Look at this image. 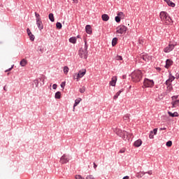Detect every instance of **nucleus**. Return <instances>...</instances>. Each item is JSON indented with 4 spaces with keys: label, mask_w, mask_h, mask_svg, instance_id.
Masks as SVG:
<instances>
[{
    "label": "nucleus",
    "mask_w": 179,
    "mask_h": 179,
    "mask_svg": "<svg viewBox=\"0 0 179 179\" xmlns=\"http://www.w3.org/2000/svg\"><path fill=\"white\" fill-rule=\"evenodd\" d=\"M159 17L162 22L166 25L171 24V22H173L171 17H170V15L166 11H162L159 13Z\"/></svg>",
    "instance_id": "nucleus-1"
},
{
    "label": "nucleus",
    "mask_w": 179,
    "mask_h": 179,
    "mask_svg": "<svg viewBox=\"0 0 179 179\" xmlns=\"http://www.w3.org/2000/svg\"><path fill=\"white\" fill-rule=\"evenodd\" d=\"M78 55L80 58H84V59H87V42L86 41H85L84 48L80 49Z\"/></svg>",
    "instance_id": "nucleus-2"
},
{
    "label": "nucleus",
    "mask_w": 179,
    "mask_h": 179,
    "mask_svg": "<svg viewBox=\"0 0 179 179\" xmlns=\"http://www.w3.org/2000/svg\"><path fill=\"white\" fill-rule=\"evenodd\" d=\"M131 78L133 82H141L142 79V71L137 70L131 73Z\"/></svg>",
    "instance_id": "nucleus-3"
},
{
    "label": "nucleus",
    "mask_w": 179,
    "mask_h": 179,
    "mask_svg": "<svg viewBox=\"0 0 179 179\" xmlns=\"http://www.w3.org/2000/svg\"><path fill=\"white\" fill-rule=\"evenodd\" d=\"M127 28L124 25H120L116 28L117 34H125L127 33Z\"/></svg>",
    "instance_id": "nucleus-4"
},
{
    "label": "nucleus",
    "mask_w": 179,
    "mask_h": 179,
    "mask_svg": "<svg viewBox=\"0 0 179 179\" xmlns=\"http://www.w3.org/2000/svg\"><path fill=\"white\" fill-rule=\"evenodd\" d=\"M143 86L145 87H153L155 86V82L152 80L145 78L143 82Z\"/></svg>",
    "instance_id": "nucleus-5"
},
{
    "label": "nucleus",
    "mask_w": 179,
    "mask_h": 179,
    "mask_svg": "<svg viewBox=\"0 0 179 179\" xmlns=\"http://www.w3.org/2000/svg\"><path fill=\"white\" fill-rule=\"evenodd\" d=\"M178 99V95L172 96V102H171L172 108H176L178 107L179 99Z\"/></svg>",
    "instance_id": "nucleus-6"
},
{
    "label": "nucleus",
    "mask_w": 179,
    "mask_h": 179,
    "mask_svg": "<svg viewBox=\"0 0 179 179\" xmlns=\"http://www.w3.org/2000/svg\"><path fill=\"white\" fill-rule=\"evenodd\" d=\"M59 162L61 164H66L69 162V158L64 154L61 157Z\"/></svg>",
    "instance_id": "nucleus-7"
},
{
    "label": "nucleus",
    "mask_w": 179,
    "mask_h": 179,
    "mask_svg": "<svg viewBox=\"0 0 179 179\" xmlns=\"http://www.w3.org/2000/svg\"><path fill=\"white\" fill-rule=\"evenodd\" d=\"M141 59H143V61H145V62H149L152 59V57L148 55L147 54H141L140 55Z\"/></svg>",
    "instance_id": "nucleus-8"
},
{
    "label": "nucleus",
    "mask_w": 179,
    "mask_h": 179,
    "mask_svg": "<svg viewBox=\"0 0 179 179\" xmlns=\"http://www.w3.org/2000/svg\"><path fill=\"white\" fill-rule=\"evenodd\" d=\"M86 75V69H83L82 70H80L78 71V73L77 74V79H80V78H83Z\"/></svg>",
    "instance_id": "nucleus-9"
},
{
    "label": "nucleus",
    "mask_w": 179,
    "mask_h": 179,
    "mask_svg": "<svg viewBox=\"0 0 179 179\" xmlns=\"http://www.w3.org/2000/svg\"><path fill=\"white\" fill-rule=\"evenodd\" d=\"M117 135H119V136H120V138H122V139H124V136H125V135H128V131H122V130L120 129H117L116 131Z\"/></svg>",
    "instance_id": "nucleus-10"
},
{
    "label": "nucleus",
    "mask_w": 179,
    "mask_h": 179,
    "mask_svg": "<svg viewBox=\"0 0 179 179\" xmlns=\"http://www.w3.org/2000/svg\"><path fill=\"white\" fill-rule=\"evenodd\" d=\"M174 44H169L167 47L164 49L165 52H171L174 50Z\"/></svg>",
    "instance_id": "nucleus-11"
},
{
    "label": "nucleus",
    "mask_w": 179,
    "mask_h": 179,
    "mask_svg": "<svg viewBox=\"0 0 179 179\" xmlns=\"http://www.w3.org/2000/svg\"><path fill=\"white\" fill-rule=\"evenodd\" d=\"M36 24L39 30H43V22H41V18L40 17L36 18Z\"/></svg>",
    "instance_id": "nucleus-12"
},
{
    "label": "nucleus",
    "mask_w": 179,
    "mask_h": 179,
    "mask_svg": "<svg viewBox=\"0 0 179 179\" xmlns=\"http://www.w3.org/2000/svg\"><path fill=\"white\" fill-rule=\"evenodd\" d=\"M155 135H157V129H154L153 131L150 132V139H153L155 138Z\"/></svg>",
    "instance_id": "nucleus-13"
},
{
    "label": "nucleus",
    "mask_w": 179,
    "mask_h": 179,
    "mask_svg": "<svg viewBox=\"0 0 179 179\" xmlns=\"http://www.w3.org/2000/svg\"><path fill=\"white\" fill-rule=\"evenodd\" d=\"M174 79H176V78L170 74L169 78L166 81V85H167V86H170L171 85V82H173Z\"/></svg>",
    "instance_id": "nucleus-14"
},
{
    "label": "nucleus",
    "mask_w": 179,
    "mask_h": 179,
    "mask_svg": "<svg viewBox=\"0 0 179 179\" xmlns=\"http://www.w3.org/2000/svg\"><path fill=\"white\" fill-rule=\"evenodd\" d=\"M132 136H133L132 134L127 132V134H125L123 136V139H124V141H129V139H131V138H132Z\"/></svg>",
    "instance_id": "nucleus-15"
},
{
    "label": "nucleus",
    "mask_w": 179,
    "mask_h": 179,
    "mask_svg": "<svg viewBox=\"0 0 179 179\" xmlns=\"http://www.w3.org/2000/svg\"><path fill=\"white\" fill-rule=\"evenodd\" d=\"M171 65H173L172 60L171 59H166L165 68L169 69V68H170V66H171Z\"/></svg>",
    "instance_id": "nucleus-16"
},
{
    "label": "nucleus",
    "mask_w": 179,
    "mask_h": 179,
    "mask_svg": "<svg viewBox=\"0 0 179 179\" xmlns=\"http://www.w3.org/2000/svg\"><path fill=\"white\" fill-rule=\"evenodd\" d=\"M141 145H142V140L141 139H138L134 143V146H135L136 148H139L140 146H141Z\"/></svg>",
    "instance_id": "nucleus-17"
},
{
    "label": "nucleus",
    "mask_w": 179,
    "mask_h": 179,
    "mask_svg": "<svg viewBox=\"0 0 179 179\" xmlns=\"http://www.w3.org/2000/svg\"><path fill=\"white\" fill-rule=\"evenodd\" d=\"M81 101H82V99L80 98H78L77 99L75 100L73 111H75V107H76V106H78V104H79V103H80Z\"/></svg>",
    "instance_id": "nucleus-18"
},
{
    "label": "nucleus",
    "mask_w": 179,
    "mask_h": 179,
    "mask_svg": "<svg viewBox=\"0 0 179 179\" xmlns=\"http://www.w3.org/2000/svg\"><path fill=\"white\" fill-rule=\"evenodd\" d=\"M167 5H169V6H171V8H174V6H176V3H174L173 1H170V0H164Z\"/></svg>",
    "instance_id": "nucleus-19"
},
{
    "label": "nucleus",
    "mask_w": 179,
    "mask_h": 179,
    "mask_svg": "<svg viewBox=\"0 0 179 179\" xmlns=\"http://www.w3.org/2000/svg\"><path fill=\"white\" fill-rule=\"evenodd\" d=\"M115 83H117V77H113L111 81L110 82V86H115Z\"/></svg>",
    "instance_id": "nucleus-20"
},
{
    "label": "nucleus",
    "mask_w": 179,
    "mask_h": 179,
    "mask_svg": "<svg viewBox=\"0 0 179 179\" xmlns=\"http://www.w3.org/2000/svg\"><path fill=\"white\" fill-rule=\"evenodd\" d=\"M85 30L87 34H92V27H90V25H87L85 27Z\"/></svg>",
    "instance_id": "nucleus-21"
},
{
    "label": "nucleus",
    "mask_w": 179,
    "mask_h": 179,
    "mask_svg": "<svg viewBox=\"0 0 179 179\" xmlns=\"http://www.w3.org/2000/svg\"><path fill=\"white\" fill-rule=\"evenodd\" d=\"M101 17L102 20H103L104 22H108V20L110 19V17L107 14L102 15Z\"/></svg>",
    "instance_id": "nucleus-22"
},
{
    "label": "nucleus",
    "mask_w": 179,
    "mask_h": 179,
    "mask_svg": "<svg viewBox=\"0 0 179 179\" xmlns=\"http://www.w3.org/2000/svg\"><path fill=\"white\" fill-rule=\"evenodd\" d=\"M20 65L22 66H26L27 65V60L26 59H22L20 62Z\"/></svg>",
    "instance_id": "nucleus-23"
},
{
    "label": "nucleus",
    "mask_w": 179,
    "mask_h": 179,
    "mask_svg": "<svg viewBox=\"0 0 179 179\" xmlns=\"http://www.w3.org/2000/svg\"><path fill=\"white\" fill-rule=\"evenodd\" d=\"M169 115H170V117H178V113L177 112H174L173 113L171 112H168Z\"/></svg>",
    "instance_id": "nucleus-24"
},
{
    "label": "nucleus",
    "mask_w": 179,
    "mask_h": 179,
    "mask_svg": "<svg viewBox=\"0 0 179 179\" xmlns=\"http://www.w3.org/2000/svg\"><path fill=\"white\" fill-rule=\"evenodd\" d=\"M138 174L137 176L138 178H142L145 176V174H146V172L141 171Z\"/></svg>",
    "instance_id": "nucleus-25"
},
{
    "label": "nucleus",
    "mask_w": 179,
    "mask_h": 179,
    "mask_svg": "<svg viewBox=\"0 0 179 179\" xmlns=\"http://www.w3.org/2000/svg\"><path fill=\"white\" fill-rule=\"evenodd\" d=\"M121 93H122V90H120L119 92H117L113 96L114 100H117V99H118V96H120Z\"/></svg>",
    "instance_id": "nucleus-26"
},
{
    "label": "nucleus",
    "mask_w": 179,
    "mask_h": 179,
    "mask_svg": "<svg viewBox=\"0 0 179 179\" xmlns=\"http://www.w3.org/2000/svg\"><path fill=\"white\" fill-rule=\"evenodd\" d=\"M69 42L71 43L72 44H76V37L70 38Z\"/></svg>",
    "instance_id": "nucleus-27"
},
{
    "label": "nucleus",
    "mask_w": 179,
    "mask_h": 179,
    "mask_svg": "<svg viewBox=\"0 0 179 179\" xmlns=\"http://www.w3.org/2000/svg\"><path fill=\"white\" fill-rule=\"evenodd\" d=\"M117 41H118V38H114L112 40V45H113V47H115V45H117Z\"/></svg>",
    "instance_id": "nucleus-28"
},
{
    "label": "nucleus",
    "mask_w": 179,
    "mask_h": 179,
    "mask_svg": "<svg viewBox=\"0 0 179 179\" xmlns=\"http://www.w3.org/2000/svg\"><path fill=\"white\" fill-rule=\"evenodd\" d=\"M55 99H61V92H57L55 93Z\"/></svg>",
    "instance_id": "nucleus-29"
},
{
    "label": "nucleus",
    "mask_w": 179,
    "mask_h": 179,
    "mask_svg": "<svg viewBox=\"0 0 179 179\" xmlns=\"http://www.w3.org/2000/svg\"><path fill=\"white\" fill-rule=\"evenodd\" d=\"M49 19H50V22H55V19L54 18V14L50 13L49 14Z\"/></svg>",
    "instance_id": "nucleus-30"
},
{
    "label": "nucleus",
    "mask_w": 179,
    "mask_h": 179,
    "mask_svg": "<svg viewBox=\"0 0 179 179\" xmlns=\"http://www.w3.org/2000/svg\"><path fill=\"white\" fill-rule=\"evenodd\" d=\"M68 72H69V68L68 66H64V73H65V75H68Z\"/></svg>",
    "instance_id": "nucleus-31"
},
{
    "label": "nucleus",
    "mask_w": 179,
    "mask_h": 179,
    "mask_svg": "<svg viewBox=\"0 0 179 179\" xmlns=\"http://www.w3.org/2000/svg\"><path fill=\"white\" fill-rule=\"evenodd\" d=\"M56 27H57V29H62V24H61V22H57Z\"/></svg>",
    "instance_id": "nucleus-32"
},
{
    "label": "nucleus",
    "mask_w": 179,
    "mask_h": 179,
    "mask_svg": "<svg viewBox=\"0 0 179 179\" xmlns=\"http://www.w3.org/2000/svg\"><path fill=\"white\" fill-rule=\"evenodd\" d=\"M166 145L168 148H171V146L173 145V142L171 141H169L168 142H166Z\"/></svg>",
    "instance_id": "nucleus-33"
},
{
    "label": "nucleus",
    "mask_w": 179,
    "mask_h": 179,
    "mask_svg": "<svg viewBox=\"0 0 179 179\" xmlns=\"http://www.w3.org/2000/svg\"><path fill=\"white\" fill-rule=\"evenodd\" d=\"M124 121H129V115L127 114L123 117Z\"/></svg>",
    "instance_id": "nucleus-34"
},
{
    "label": "nucleus",
    "mask_w": 179,
    "mask_h": 179,
    "mask_svg": "<svg viewBox=\"0 0 179 179\" xmlns=\"http://www.w3.org/2000/svg\"><path fill=\"white\" fill-rule=\"evenodd\" d=\"M79 92L80 93H83L84 92H86V87L83 86L82 88H80Z\"/></svg>",
    "instance_id": "nucleus-35"
},
{
    "label": "nucleus",
    "mask_w": 179,
    "mask_h": 179,
    "mask_svg": "<svg viewBox=\"0 0 179 179\" xmlns=\"http://www.w3.org/2000/svg\"><path fill=\"white\" fill-rule=\"evenodd\" d=\"M115 22H117V23H120L121 22V17L119 16H116L115 17Z\"/></svg>",
    "instance_id": "nucleus-36"
},
{
    "label": "nucleus",
    "mask_w": 179,
    "mask_h": 179,
    "mask_svg": "<svg viewBox=\"0 0 179 179\" xmlns=\"http://www.w3.org/2000/svg\"><path fill=\"white\" fill-rule=\"evenodd\" d=\"M31 41H34V35L33 34H31L30 35H28Z\"/></svg>",
    "instance_id": "nucleus-37"
},
{
    "label": "nucleus",
    "mask_w": 179,
    "mask_h": 179,
    "mask_svg": "<svg viewBox=\"0 0 179 179\" xmlns=\"http://www.w3.org/2000/svg\"><path fill=\"white\" fill-rule=\"evenodd\" d=\"M76 179H85V178H83L82 176L80 175H76L75 176Z\"/></svg>",
    "instance_id": "nucleus-38"
},
{
    "label": "nucleus",
    "mask_w": 179,
    "mask_h": 179,
    "mask_svg": "<svg viewBox=\"0 0 179 179\" xmlns=\"http://www.w3.org/2000/svg\"><path fill=\"white\" fill-rule=\"evenodd\" d=\"M86 179H94V177L92 175H88Z\"/></svg>",
    "instance_id": "nucleus-39"
},
{
    "label": "nucleus",
    "mask_w": 179,
    "mask_h": 179,
    "mask_svg": "<svg viewBox=\"0 0 179 179\" xmlns=\"http://www.w3.org/2000/svg\"><path fill=\"white\" fill-rule=\"evenodd\" d=\"M116 59L117 61H122V56H117Z\"/></svg>",
    "instance_id": "nucleus-40"
},
{
    "label": "nucleus",
    "mask_w": 179,
    "mask_h": 179,
    "mask_svg": "<svg viewBox=\"0 0 179 179\" xmlns=\"http://www.w3.org/2000/svg\"><path fill=\"white\" fill-rule=\"evenodd\" d=\"M12 69H13V65L10 69L6 70L5 72H10V71H12Z\"/></svg>",
    "instance_id": "nucleus-41"
},
{
    "label": "nucleus",
    "mask_w": 179,
    "mask_h": 179,
    "mask_svg": "<svg viewBox=\"0 0 179 179\" xmlns=\"http://www.w3.org/2000/svg\"><path fill=\"white\" fill-rule=\"evenodd\" d=\"M27 33L28 36H30V34H31V31H30V29L28 28L27 29Z\"/></svg>",
    "instance_id": "nucleus-42"
},
{
    "label": "nucleus",
    "mask_w": 179,
    "mask_h": 179,
    "mask_svg": "<svg viewBox=\"0 0 179 179\" xmlns=\"http://www.w3.org/2000/svg\"><path fill=\"white\" fill-rule=\"evenodd\" d=\"M34 83H35L36 87L38 86V80H35Z\"/></svg>",
    "instance_id": "nucleus-43"
},
{
    "label": "nucleus",
    "mask_w": 179,
    "mask_h": 179,
    "mask_svg": "<svg viewBox=\"0 0 179 179\" xmlns=\"http://www.w3.org/2000/svg\"><path fill=\"white\" fill-rule=\"evenodd\" d=\"M78 78V74H74L73 76V79H76L77 80H79V78Z\"/></svg>",
    "instance_id": "nucleus-44"
},
{
    "label": "nucleus",
    "mask_w": 179,
    "mask_h": 179,
    "mask_svg": "<svg viewBox=\"0 0 179 179\" xmlns=\"http://www.w3.org/2000/svg\"><path fill=\"white\" fill-rule=\"evenodd\" d=\"M61 87H62L63 89L65 87V82H62L61 83Z\"/></svg>",
    "instance_id": "nucleus-45"
},
{
    "label": "nucleus",
    "mask_w": 179,
    "mask_h": 179,
    "mask_svg": "<svg viewBox=\"0 0 179 179\" xmlns=\"http://www.w3.org/2000/svg\"><path fill=\"white\" fill-rule=\"evenodd\" d=\"M145 174H149V176H152V171H148V172H145Z\"/></svg>",
    "instance_id": "nucleus-46"
},
{
    "label": "nucleus",
    "mask_w": 179,
    "mask_h": 179,
    "mask_svg": "<svg viewBox=\"0 0 179 179\" xmlns=\"http://www.w3.org/2000/svg\"><path fill=\"white\" fill-rule=\"evenodd\" d=\"M57 84H54V85H52V89H54V90H55V89H57Z\"/></svg>",
    "instance_id": "nucleus-47"
},
{
    "label": "nucleus",
    "mask_w": 179,
    "mask_h": 179,
    "mask_svg": "<svg viewBox=\"0 0 179 179\" xmlns=\"http://www.w3.org/2000/svg\"><path fill=\"white\" fill-rule=\"evenodd\" d=\"M167 128L164 127V128H159V131H166Z\"/></svg>",
    "instance_id": "nucleus-48"
},
{
    "label": "nucleus",
    "mask_w": 179,
    "mask_h": 179,
    "mask_svg": "<svg viewBox=\"0 0 179 179\" xmlns=\"http://www.w3.org/2000/svg\"><path fill=\"white\" fill-rule=\"evenodd\" d=\"M35 15H36V19H38V17H40V14H38L37 13H35Z\"/></svg>",
    "instance_id": "nucleus-49"
},
{
    "label": "nucleus",
    "mask_w": 179,
    "mask_h": 179,
    "mask_svg": "<svg viewBox=\"0 0 179 179\" xmlns=\"http://www.w3.org/2000/svg\"><path fill=\"white\" fill-rule=\"evenodd\" d=\"M122 15H124V13L122 12H120L118 13V16H120V17H121V16H122Z\"/></svg>",
    "instance_id": "nucleus-50"
},
{
    "label": "nucleus",
    "mask_w": 179,
    "mask_h": 179,
    "mask_svg": "<svg viewBox=\"0 0 179 179\" xmlns=\"http://www.w3.org/2000/svg\"><path fill=\"white\" fill-rule=\"evenodd\" d=\"M125 152V150H120V153H124Z\"/></svg>",
    "instance_id": "nucleus-51"
},
{
    "label": "nucleus",
    "mask_w": 179,
    "mask_h": 179,
    "mask_svg": "<svg viewBox=\"0 0 179 179\" xmlns=\"http://www.w3.org/2000/svg\"><path fill=\"white\" fill-rule=\"evenodd\" d=\"M94 169H97V165L96 164V163H94Z\"/></svg>",
    "instance_id": "nucleus-52"
},
{
    "label": "nucleus",
    "mask_w": 179,
    "mask_h": 179,
    "mask_svg": "<svg viewBox=\"0 0 179 179\" xmlns=\"http://www.w3.org/2000/svg\"><path fill=\"white\" fill-rule=\"evenodd\" d=\"M122 179H129V176H124Z\"/></svg>",
    "instance_id": "nucleus-53"
},
{
    "label": "nucleus",
    "mask_w": 179,
    "mask_h": 179,
    "mask_svg": "<svg viewBox=\"0 0 179 179\" xmlns=\"http://www.w3.org/2000/svg\"><path fill=\"white\" fill-rule=\"evenodd\" d=\"M139 41H140V44H143V41L139 40Z\"/></svg>",
    "instance_id": "nucleus-54"
},
{
    "label": "nucleus",
    "mask_w": 179,
    "mask_h": 179,
    "mask_svg": "<svg viewBox=\"0 0 179 179\" xmlns=\"http://www.w3.org/2000/svg\"><path fill=\"white\" fill-rule=\"evenodd\" d=\"M39 51H41V52H43V49L40 48Z\"/></svg>",
    "instance_id": "nucleus-55"
},
{
    "label": "nucleus",
    "mask_w": 179,
    "mask_h": 179,
    "mask_svg": "<svg viewBox=\"0 0 179 179\" xmlns=\"http://www.w3.org/2000/svg\"><path fill=\"white\" fill-rule=\"evenodd\" d=\"M77 38H80V36L79 35L77 36Z\"/></svg>",
    "instance_id": "nucleus-56"
},
{
    "label": "nucleus",
    "mask_w": 179,
    "mask_h": 179,
    "mask_svg": "<svg viewBox=\"0 0 179 179\" xmlns=\"http://www.w3.org/2000/svg\"><path fill=\"white\" fill-rule=\"evenodd\" d=\"M125 138H127V135H125Z\"/></svg>",
    "instance_id": "nucleus-57"
},
{
    "label": "nucleus",
    "mask_w": 179,
    "mask_h": 179,
    "mask_svg": "<svg viewBox=\"0 0 179 179\" xmlns=\"http://www.w3.org/2000/svg\"><path fill=\"white\" fill-rule=\"evenodd\" d=\"M75 2V0H73Z\"/></svg>",
    "instance_id": "nucleus-58"
},
{
    "label": "nucleus",
    "mask_w": 179,
    "mask_h": 179,
    "mask_svg": "<svg viewBox=\"0 0 179 179\" xmlns=\"http://www.w3.org/2000/svg\"><path fill=\"white\" fill-rule=\"evenodd\" d=\"M8 75H9V73H8Z\"/></svg>",
    "instance_id": "nucleus-59"
}]
</instances>
